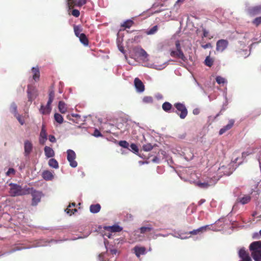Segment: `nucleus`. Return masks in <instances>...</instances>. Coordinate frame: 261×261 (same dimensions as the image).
<instances>
[{
  "label": "nucleus",
  "mask_w": 261,
  "mask_h": 261,
  "mask_svg": "<svg viewBox=\"0 0 261 261\" xmlns=\"http://www.w3.org/2000/svg\"><path fill=\"white\" fill-rule=\"evenodd\" d=\"M138 53L140 57H143L144 59L147 58L148 57V54L146 51L143 49L142 48H140L138 51Z\"/></svg>",
  "instance_id": "nucleus-33"
},
{
  "label": "nucleus",
  "mask_w": 261,
  "mask_h": 261,
  "mask_svg": "<svg viewBox=\"0 0 261 261\" xmlns=\"http://www.w3.org/2000/svg\"><path fill=\"white\" fill-rule=\"evenodd\" d=\"M237 52L240 57H244V58H246L248 56V51L247 49H240L237 50Z\"/></svg>",
  "instance_id": "nucleus-38"
},
{
  "label": "nucleus",
  "mask_w": 261,
  "mask_h": 261,
  "mask_svg": "<svg viewBox=\"0 0 261 261\" xmlns=\"http://www.w3.org/2000/svg\"><path fill=\"white\" fill-rule=\"evenodd\" d=\"M87 0H68L69 9H72L74 7H82L86 4Z\"/></svg>",
  "instance_id": "nucleus-7"
},
{
  "label": "nucleus",
  "mask_w": 261,
  "mask_h": 261,
  "mask_svg": "<svg viewBox=\"0 0 261 261\" xmlns=\"http://www.w3.org/2000/svg\"><path fill=\"white\" fill-rule=\"evenodd\" d=\"M15 173V170L13 168H10L9 169L8 171L6 172V175L7 176H10L11 174H14Z\"/></svg>",
  "instance_id": "nucleus-50"
},
{
  "label": "nucleus",
  "mask_w": 261,
  "mask_h": 261,
  "mask_svg": "<svg viewBox=\"0 0 261 261\" xmlns=\"http://www.w3.org/2000/svg\"><path fill=\"white\" fill-rule=\"evenodd\" d=\"M216 182V181L215 179L210 178L206 181H197L196 184L199 187L201 188L207 189L210 186L215 185Z\"/></svg>",
  "instance_id": "nucleus-8"
},
{
  "label": "nucleus",
  "mask_w": 261,
  "mask_h": 261,
  "mask_svg": "<svg viewBox=\"0 0 261 261\" xmlns=\"http://www.w3.org/2000/svg\"><path fill=\"white\" fill-rule=\"evenodd\" d=\"M201 47L204 49H206L207 48H212V45L211 43H207L206 44H202Z\"/></svg>",
  "instance_id": "nucleus-53"
},
{
  "label": "nucleus",
  "mask_w": 261,
  "mask_h": 261,
  "mask_svg": "<svg viewBox=\"0 0 261 261\" xmlns=\"http://www.w3.org/2000/svg\"><path fill=\"white\" fill-rule=\"evenodd\" d=\"M31 194L32 199V205L36 206L41 200V198L42 196V192L36 191L33 188H30V193Z\"/></svg>",
  "instance_id": "nucleus-3"
},
{
  "label": "nucleus",
  "mask_w": 261,
  "mask_h": 261,
  "mask_svg": "<svg viewBox=\"0 0 261 261\" xmlns=\"http://www.w3.org/2000/svg\"><path fill=\"white\" fill-rule=\"evenodd\" d=\"M101 206L99 204H92L90 206V211L92 213H97L100 210Z\"/></svg>",
  "instance_id": "nucleus-28"
},
{
  "label": "nucleus",
  "mask_w": 261,
  "mask_h": 261,
  "mask_svg": "<svg viewBox=\"0 0 261 261\" xmlns=\"http://www.w3.org/2000/svg\"><path fill=\"white\" fill-rule=\"evenodd\" d=\"M205 202V200L204 199H200L198 202V205H202L203 203H204V202Z\"/></svg>",
  "instance_id": "nucleus-60"
},
{
  "label": "nucleus",
  "mask_w": 261,
  "mask_h": 261,
  "mask_svg": "<svg viewBox=\"0 0 261 261\" xmlns=\"http://www.w3.org/2000/svg\"><path fill=\"white\" fill-rule=\"evenodd\" d=\"M42 177L46 180H50L54 178V175L50 171L45 170L42 173Z\"/></svg>",
  "instance_id": "nucleus-24"
},
{
  "label": "nucleus",
  "mask_w": 261,
  "mask_h": 261,
  "mask_svg": "<svg viewBox=\"0 0 261 261\" xmlns=\"http://www.w3.org/2000/svg\"><path fill=\"white\" fill-rule=\"evenodd\" d=\"M208 227V225H205L204 226H202L197 229L193 230L189 232V234L192 235H196L199 233H202L203 232L205 231L207 228Z\"/></svg>",
  "instance_id": "nucleus-19"
},
{
  "label": "nucleus",
  "mask_w": 261,
  "mask_h": 261,
  "mask_svg": "<svg viewBox=\"0 0 261 261\" xmlns=\"http://www.w3.org/2000/svg\"><path fill=\"white\" fill-rule=\"evenodd\" d=\"M174 106L176 109L174 113H176L181 119H185L188 115V110L185 105L177 102L174 103Z\"/></svg>",
  "instance_id": "nucleus-2"
},
{
  "label": "nucleus",
  "mask_w": 261,
  "mask_h": 261,
  "mask_svg": "<svg viewBox=\"0 0 261 261\" xmlns=\"http://www.w3.org/2000/svg\"><path fill=\"white\" fill-rule=\"evenodd\" d=\"M58 108L59 111L62 114L65 113L67 110L66 105L65 103V102H63V101H59L58 105Z\"/></svg>",
  "instance_id": "nucleus-26"
},
{
  "label": "nucleus",
  "mask_w": 261,
  "mask_h": 261,
  "mask_svg": "<svg viewBox=\"0 0 261 261\" xmlns=\"http://www.w3.org/2000/svg\"><path fill=\"white\" fill-rule=\"evenodd\" d=\"M47 140V138H44L39 137V143L40 144L43 145L45 143L46 141Z\"/></svg>",
  "instance_id": "nucleus-55"
},
{
  "label": "nucleus",
  "mask_w": 261,
  "mask_h": 261,
  "mask_svg": "<svg viewBox=\"0 0 261 261\" xmlns=\"http://www.w3.org/2000/svg\"><path fill=\"white\" fill-rule=\"evenodd\" d=\"M49 140L53 143H54L56 141V138L53 135H49L48 138Z\"/></svg>",
  "instance_id": "nucleus-54"
},
{
  "label": "nucleus",
  "mask_w": 261,
  "mask_h": 261,
  "mask_svg": "<svg viewBox=\"0 0 261 261\" xmlns=\"http://www.w3.org/2000/svg\"><path fill=\"white\" fill-rule=\"evenodd\" d=\"M239 255L242 259V261H251L248 252L244 248L240 249L239 252Z\"/></svg>",
  "instance_id": "nucleus-14"
},
{
  "label": "nucleus",
  "mask_w": 261,
  "mask_h": 261,
  "mask_svg": "<svg viewBox=\"0 0 261 261\" xmlns=\"http://www.w3.org/2000/svg\"><path fill=\"white\" fill-rule=\"evenodd\" d=\"M193 113L194 115H198L199 113V110L198 109H195L193 111Z\"/></svg>",
  "instance_id": "nucleus-61"
},
{
  "label": "nucleus",
  "mask_w": 261,
  "mask_h": 261,
  "mask_svg": "<svg viewBox=\"0 0 261 261\" xmlns=\"http://www.w3.org/2000/svg\"><path fill=\"white\" fill-rule=\"evenodd\" d=\"M176 50L178 51H182L180 46V43L179 40H177L175 42Z\"/></svg>",
  "instance_id": "nucleus-51"
},
{
  "label": "nucleus",
  "mask_w": 261,
  "mask_h": 261,
  "mask_svg": "<svg viewBox=\"0 0 261 261\" xmlns=\"http://www.w3.org/2000/svg\"><path fill=\"white\" fill-rule=\"evenodd\" d=\"M249 249L252 252L261 250V241H255L252 242L250 245Z\"/></svg>",
  "instance_id": "nucleus-17"
},
{
  "label": "nucleus",
  "mask_w": 261,
  "mask_h": 261,
  "mask_svg": "<svg viewBox=\"0 0 261 261\" xmlns=\"http://www.w3.org/2000/svg\"><path fill=\"white\" fill-rule=\"evenodd\" d=\"M248 13L252 16L261 15V5L249 8L248 9Z\"/></svg>",
  "instance_id": "nucleus-10"
},
{
  "label": "nucleus",
  "mask_w": 261,
  "mask_h": 261,
  "mask_svg": "<svg viewBox=\"0 0 261 261\" xmlns=\"http://www.w3.org/2000/svg\"><path fill=\"white\" fill-rule=\"evenodd\" d=\"M10 111L12 113H13L15 115L18 114L17 113V107L15 103L13 102L10 106Z\"/></svg>",
  "instance_id": "nucleus-35"
},
{
  "label": "nucleus",
  "mask_w": 261,
  "mask_h": 261,
  "mask_svg": "<svg viewBox=\"0 0 261 261\" xmlns=\"http://www.w3.org/2000/svg\"><path fill=\"white\" fill-rule=\"evenodd\" d=\"M24 155L28 156L33 150V144L31 141L26 140L24 143Z\"/></svg>",
  "instance_id": "nucleus-13"
},
{
  "label": "nucleus",
  "mask_w": 261,
  "mask_h": 261,
  "mask_svg": "<svg viewBox=\"0 0 261 261\" xmlns=\"http://www.w3.org/2000/svg\"><path fill=\"white\" fill-rule=\"evenodd\" d=\"M54 118L55 120L59 123V124H61L63 122V118L62 116L59 113H55L54 115Z\"/></svg>",
  "instance_id": "nucleus-32"
},
{
  "label": "nucleus",
  "mask_w": 261,
  "mask_h": 261,
  "mask_svg": "<svg viewBox=\"0 0 261 261\" xmlns=\"http://www.w3.org/2000/svg\"><path fill=\"white\" fill-rule=\"evenodd\" d=\"M152 161L154 163H158L159 161V159L158 157L155 156L152 159Z\"/></svg>",
  "instance_id": "nucleus-63"
},
{
  "label": "nucleus",
  "mask_w": 261,
  "mask_h": 261,
  "mask_svg": "<svg viewBox=\"0 0 261 261\" xmlns=\"http://www.w3.org/2000/svg\"><path fill=\"white\" fill-rule=\"evenodd\" d=\"M41 138H47V133L45 129V127L44 124H42L41 130L40 133V137Z\"/></svg>",
  "instance_id": "nucleus-37"
},
{
  "label": "nucleus",
  "mask_w": 261,
  "mask_h": 261,
  "mask_svg": "<svg viewBox=\"0 0 261 261\" xmlns=\"http://www.w3.org/2000/svg\"><path fill=\"white\" fill-rule=\"evenodd\" d=\"M55 97V93L53 90L50 89L48 94V100L47 101V105H50L54 100Z\"/></svg>",
  "instance_id": "nucleus-30"
},
{
  "label": "nucleus",
  "mask_w": 261,
  "mask_h": 261,
  "mask_svg": "<svg viewBox=\"0 0 261 261\" xmlns=\"http://www.w3.org/2000/svg\"><path fill=\"white\" fill-rule=\"evenodd\" d=\"M20 249H21V248L20 247H14V248H13L12 249V250L11 251V252H15L16 251L19 250Z\"/></svg>",
  "instance_id": "nucleus-62"
},
{
  "label": "nucleus",
  "mask_w": 261,
  "mask_h": 261,
  "mask_svg": "<svg viewBox=\"0 0 261 261\" xmlns=\"http://www.w3.org/2000/svg\"><path fill=\"white\" fill-rule=\"evenodd\" d=\"M203 32V37H207L208 36V32L206 30V29H203L202 30Z\"/></svg>",
  "instance_id": "nucleus-56"
},
{
  "label": "nucleus",
  "mask_w": 261,
  "mask_h": 261,
  "mask_svg": "<svg viewBox=\"0 0 261 261\" xmlns=\"http://www.w3.org/2000/svg\"><path fill=\"white\" fill-rule=\"evenodd\" d=\"M93 135L96 137L102 136L101 133L97 129L94 130Z\"/></svg>",
  "instance_id": "nucleus-52"
},
{
  "label": "nucleus",
  "mask_w": 261,
  "mask_h": 261,
  "mask_svg": "<svg viewBox=\"0 0 261 261\" xmlns=\"http://www.w3.org/2000/svg\"><path fill=\"white\" fill-rule=\"evenodd\" d=\"M103 257V254L102 253H101L99 255V259L100 261H102V259Z\"/></svg>",
  "instance_id": "nucleus-64"
},
{
  "label": "nucleus",
  "mask_w": 261,
  "mask_h": 261,
  "mask_svg": "<svg viewBox=\"0 0 261 261\" xmlns=\"http://www.w3.org/2000/svg\"><path fill=\"white\" fill-rule=\"evenodd\" d=\"M252 23L256 27H258L261 24V16L256 17L252 21Z\"/></svg>",
  "instance_id": "nucleus-40"
},
{
  "label": "nucleus",
  "mask_w": 261,
  "mask_h": 261,
  "mask_svg": "<svg viewBox=\"0 0 261 261\" xmlns=\"http://www.w3.org/2000/svg\"><path fill=\"white\" fill-rule=\"evenodd\" d=\"M134 85L138 92H143L145 90V86L143 82L138 77L135 79Z\"/></svg>",
  "instance_id": "nucleus-12"
},
{
  "label": "nucleus",
  "mask_w": 261,
  "mask_h": 261,
  "mask_svg": "<svg viewBox=\"0 0 261 261\" xmlns=\"http://www.w3.org/2000/svg\"><path fill=\"white\" fill-rule=\"evenodd\" d=\"M163 110L168 113H174L175 112L174 109L172 108V105L169 102H165L162 105Z\"/></svg>",
  "instance_id": "nucleus-18"
},
{
  "label": "nucleus",
  "mask_w": 261,
  "mask_h": 261,
  "mask_svg": "<svg viewBox=\"0 0 261 261\" xmlns=\"http://www.w3.org/2000/svg\"><path fill=\"white\" fill-rule=\"evenodd\" d=\"M251 255L255 261H261V250L253 251Z\"/></svg>",
  "instance_id": "nucleus-27"
},
{
  "label": "nucleus",
  "mask_w": 261,
  "mask_h": 261,
  "mask_svg": "<svg viewBox=\"0 0 261 261\" xmlns=\"http://www.w3.org/2000/svg\"><path fill=\"white\" fill-rule=\"evenodd\" d=\"M71 14L76 17H78L80 15V12L77 9H73L71 12Z\"/></svg>",
  "instance_id": "nucleus-48"
},
{
  "label": "nucleus",
  "mask_w": 261,
  "mask_h": 261,
  "mask_svg": "<svg viewBox=\"0 0 261 261\" xmlns=\"http://www.w3.org/2000/svg\"><path fill=\"white\" fill-rule=\"evenodd\" d=\"M44 150L45 155L47 158L54 156L55 152L51 147L46 146L44 148Z\"/></svg>",
  "instance_id": "nucleus-20"
},
{
  "label": "nucleus",
  "mask_w": 261,
  "mask_h": 261,
  "mask_svg": "<svg viewBox=\"0 0 261 261\" xmlns=\"http://www.w3.org/2000/svg\"><path fill=\"white\" fill-rule=\"evenodd\" d=\"M205 64L208 66L211 67L213 65L214 60L212 58H211L210 56L206 57L205 61Z\"/></svg>",
  "instance_id": "nucleus-34"
},
{
  "label": "nucleus",
  "mask_w": 261,
  "mask_h": 261,
  "mask_svg": "<svg viewBox=\"0 0 261 261\" xmlns=\"http://www.w3.org/2000/svg\"><path fill=\"white\" fill-rule=\"evenodd\" d=\"M216 80L219 84H224L225 82V79L220 76H217Z\"/></svg>",
  "instance_id": "nucleus-47"
},
{
  "label": "nucleus",
  "mask_w": 261,
  "mask_h": 261,
  "mask_svg": "<svg viewBox=\"0 0 261 261\" xmlns=\"http://www.w3.org/2000/svg\"><path fill=\"white\" fill-rule=\"evenodd\" d=\"M152 229V228L150 226H143L140 228V233H145L147 232H150Z\"/></svg>",
  "instance_id": "nucleus-39"
},
{
  "label": "nucleus",
  "mask_w": 261,
  "mask_h": 261,
  "mask_svg": "<svg viewBox=\"0 0 261 261\" xmlns=\"http://www.w3.org/2000/svg\"><path fill=\"white\" fill-rule=\"evenodd\" d=\"M27 88L28 101L31 103L38 96V90L36 88L32 85H28Z\"/></svg>",
  "instance_id": "nucleus-4"
},
{
  "label": "nucleus",
  "mask_w": 261,
  "mask_h": 261,
  "mask_svg": "<svg viewBox=\"0 0 261 261\" xmlns=\"http://www.w3.org/2000/svg\"><path fill=\"white\" fill-rule=\"evenodd\" d=\"M158 30V26L155 25L147 32V35L154 34Z\"/></svg>",
  "instance_id": "nucleus-44"
},
{
  "label": "nucleus",
  "mask_w": 261,
  "mask_h": 261,
  "mask_svg": "<svg viewBox=\"0 0 261 261\" xmlns=\"http://www.w3.org/2000/svg\"><path fill=\"white\" fill-rule=\"evenodd\" d=\"M129 146L130 147L129 150L134 151L135 152H138V151H139L138 148L135 144L132 143L130 144V146L129 145Z\"/></svg>",
  "instance_id": "nucleus-46"
},
{
  "label": "nucleus",
  "mask_w": 261,
  "mask_h": 261,
  "mask_svg": "<svg viewBox=\"0 0 261 261\" xmlns=\"http://www.w3.org/2000/svg\"><path fill=\"white\" fill-rule=\"evenodd\" d=\"M153 98L150 96H145L143 98V102L146 103H151L153 102Z\"/></svg>",
  "instance_id": "nucleus-41"
},
{
  "label": "nucleus",
  "mask_w": 261,
  "mask_h": 261,
  "mask_svg": "<svg viewBox=\"0 0 261 261\" xmlns=\"http://www.w3.org/2000/svg\"><path fill=\"white\" fill-rule=\"evenodd\" d=\"M70 206H71V205H69L68 206V207H67L65 210L66 213L68 214H69L70 216L72 215V214H73L74 213V212L77 211V210L75 208H74V209L69 208V207H70Z\"/></svg>",
  "instance_id": "nucleus-45"
},
{
  "label": "nucleus",
  "mask_w": 261,
  "mask_h": 261,
  "mask_svg": "<svg viewBox=\"0 0 261 261\" xmlns=\"http://www.w3.org/2000/svg\"><path fill=\"white\" fill-rule=\"evenodd\" d=\"M134 23V22L132 20L128 19L124 22L121 25V27L124 29H129Z\"/></svg>",
  "instance_id": "nucleus-29"
},
{
  "label": "nucleus",
  "mask_w": 261,
  "mask_h": 261,
  "mask_svg": "<svg viewBox=\"0 0 261 261\" xmlns=\"http://www.w3.org/2000/svg\"><path fill=\"white\" fill-rule=\"evenodd\" d=\"M118 48H119V50L121 53H122L123 54L125 53V50H124V47H123V46L122 45H121L119 44L118 45Z\"/></svg>",
  "instance_id": "nucleus-57"
},
{
  "label": "nucleus",
  "mask_w": 261,
  "mask_h": 261,
  "mask_svg": "<svg viewBox=\"0 0 261 261\" xmlns=\"http://www.w3.org/2000/svg\"><path fill=\"white\" fill-rule=\"evenodd\" d=\"M50 105H47V104L46 105V106L45 107L42 105L39 110L41 114H42L43 115H46V114H49L50 112V111H51V108H50Z\"/></svg>",
  "instance_id": "nucleus-22"
},
{
  "label": "nucleus",
  "mask_w": 261,
  "mask_h": 261,
  "mask_svg": "<svg viewBox=\"0 0 261 261\" xmlns=\"http://www.w3.org/2000/svg\"><path fill=\"white\" fill-rule=\"evenodd\" d=\"M105 229L108 231V232L105 233L104 236L107 237L108 238H111L112 236L111 232H120L122 230V228L118 225H114L111 226H106L105 227Z\"/></svg>",
  "instance_id": "nucleus-6"
},
{
  "label": "nucleus",
  "mask_w": 261,
  "mask_h": 261,
  "mask_svg": "<svg viewBox=\"0 0 261 261\" xmlns=\"http://www.w3.org/2000/svg\"><path fill=\"white\" fill-rule=\"evenodd\" d=\"M251 200V196L250 195H245L243 197L239 198L237 199V202L242 204H245L250 202Z\"/></svg>",
  "instance_id": "nucleus-21"
},
{
  "label": "nucleus",
  "mask_w": 261,
  "mask_h": 261,
  "mask_svg": "<svg viewBox=\"0 0 261 261\" xmlns=\"http://www.w3.org/2000/svg\"><path fill=\"white\" fill-rule=\"evenodd\" d=\"M251 153V152H250L249 151H245V152H243L242 153V157L243 158H245L246 156L249 155V154H250Z\"/></svg>",
  "instance_id": "nucleus-58"
},
{
  "label": "nucleus",
  "mask_w": 261,
  "mask_h": 261,
  "mask_svg": "<svg viewBox=\"0 0 261 261\" xmlns=\"http://www.w3.org/2000/svg\"><path fill=\"white\" fill-rule=\"evenodd\" d=\"M153 147L150 143H147L143 146V149L144 151H150L152 149Z\"/></svg>",
  "instance_id": "nucleus-43"
},
{
  "label": "nucleus",
  "mask_w": 261,
  "mask_h": 261,
  "mask_svg": "<svg viewBox=\"0 0 261 261\" xmlns=\"http://www.w3.org/2000/svg\"><path fill=\"white\" fill-rule=\"evenodd\" d=\"M80 39V42L84 44L85 46H88L89 45V40L86 35L84 33H82L80 36L78 37Z\"/></svg>",
  "instance_id": "nucleus-25"
},
{
  "label": "nucleus",
  "mask_w": 261,
  "mask_h": 261,
  "mask_svg": "<svg viewBox=\"0 0 261 261\" xmlns=\"http://www.w3.org/2000/svg\"><path fill=\"white\" fill-rule=\"evenodd\" d=\"M110 252L113 255H116L118 253V250L116 249H112L110 250Z\"/></svg>",
  "instance_id": "nucleus-59"
},
{
  "label": "nucleus",
  "mask_w": 261,
  "mask_h": 261,
  "mask_svg": "<svg viewBox=\"0 0 261 261\" xmlns=\"http://www.w3.org/2000/svg\"><path fill=\"white\" fill-rule=\"evenodd\" d=\"M119 145L125 148H128L129 147V144L126 141H120L118 143Z\"/></svg>",
  "instance_id": "nucleus-42"
},
{
  "label": "nucleus",
  "mask_w": 261,
  "mask_h": 261,
  "mask_svg": "<svg viewBox=\"0 0 261 261\" xmlns=\"http://www.w3.org/2000/svg\"><path fill=\"white\" fill-rule=\"evenodd\" d=\"M32 72L33 73V79L35 82H38L40 80V70L38 66L36 67H32L31 69Z\"/></svg>",
  "instance_id": "nucleus-16"
},
{
  "label": "nucleus",
  "mask_w": 261,
  "mask_h": 261,
  "mask_svg": "<svg viewBox=\"0 0 261 261\" xmlns=\"http://www.w3.org/2000/svg\"><path fill=\"white\" fill-rule=\"evenodd\" d=\"M74 29V32L75 34V35L79 37V36H80V35H81L82 33L81 32L82 31V30L81 29V28L79 26L77 25H74L73 27Z\"/></svg>",
  "instance_id": "nucleus-36"
},
{
  "label": "nucleus",
  "mask_w": 261,
  "mask_h": 261,
  "mask_svg": "<svg viewBox=\"0 0 261 261\" xmlns=\"http://www.w3.org/2000/svg\"><path fill=\"white\" fill-rule=\"evenodd\" d=\"M170 56L172 57L176 58L177 59H180L183 61H186L187 60V58L185 57L182 51H178V50H171L170 52Z\"/></svg>",
  "instance_id": "nucleus-11"
},
{
  "label": "nucleus",
  "mask_w": 261,
  "mask_h": 261,
  "mask_svg": "<svg viewBox=\"0 0 261 261\" xmlns=\"http://www.w3.org/2000/svg\"><path fill=\"white\" fill-rule=\"evenodd\" d=\"M228 45V42L227 40L225 39L219 40L216 43V50L218 51L222 52L227 48Z\"/></svg>",
  "instance_id": "nucleus-9"
},
{
  "label": "nucleus",
  "mask_w": 261,
  "mask_h": 261,
  "mask_svg": "<svg viewBox=\"0 0 261 261\" xmlns=\"http://www.w3.org/2000/svg\"><path fill=\"white\" fill-rule=\"evenodd\" d=\"M234 123V120L233 119H230L229 120L228 123L223 127L220 129L219 130V135H221L225 133L226 131L229 130L233 126Z\"/></svg>",
  "instance_id": "nucleus-15"
},
{
  "label": "nucleus",
  "mask_w": 261,
  "mask_h": 261,
  "mask_svg": "<svg viewBox=\"0 0 261 261\" xmlns=\"http://www.w3.org/2000/svg\"><path fill=\"white\" fill-rule=\"evenodd\" d=\"M19 122L21 124V125H23L24 123V120L21 118V117L18 114L16 115H15Z\"/></svg>",
  "instance_id": "nucleus-49"
},
{
  "label": "nucleus",
  "mask_w": 261,
  "mask_h": 261,
  "mask_svg": "<svg viewBox=\"0 0 261 261\" xmlns=\"http://www.w3.org/2000/svg\"><path fill=\"white\" fill-rule=\"evenodd\" d=\"M67 159L69 162L70 166L72 168H75L77 166V163L75 160L76 158V154L75 152L71 150L68 149L67 151Z\"/></svg>",
  "instance_id": "nucleus-5"
},
{
  "label": "nucleus",
  "mask_w": 261,
  "mask_h": 261,
  "mask_svg": "<svg viewBox=\"0 0 261 261\" xmlns=\"http://www.w3.org/2000/svg\"><path fill=\"white\" fill-rule=\"evenodd\" d=\"M9 194L11 196L15 197L29 194L30 193V188H22L21 186L16 184L10 183Z\"/></svg>",
  "instance_id": "nucleus-1"
},
{
  "label": "nucleus",
  "mask_w": 261,
  "mask_h": 261,
  "mask_svg": "<svg viewBox=\"0 0 261 261\" xmlns=\"http://www.w3.org/2000/svg\"><path fill=\"white\" fill-rule=\"evenodd\" d=\"M135 254L137 257H140L141 255L144 254L145 252V248L144 247H135L134 248Z\"/></svg>",
  "instance_id": "nucleus-23"
},
{
  "label": "nucleus",
  "mask_w": 261,
  "mask_h": 261,
  "mask_svg": "<svg viewBox=\"0 0 261 261\" xmlns=\"http://www.w3.org/2000/svg\"><path fill=\"white\" fill-rule=\"evenodd\" d=\"M48 165L50 167L57 169L59 167L58 162L55 159H51L48 161Z\"/></svg>",
  "instance_id": "nucleus-31"
}]
</instances>
